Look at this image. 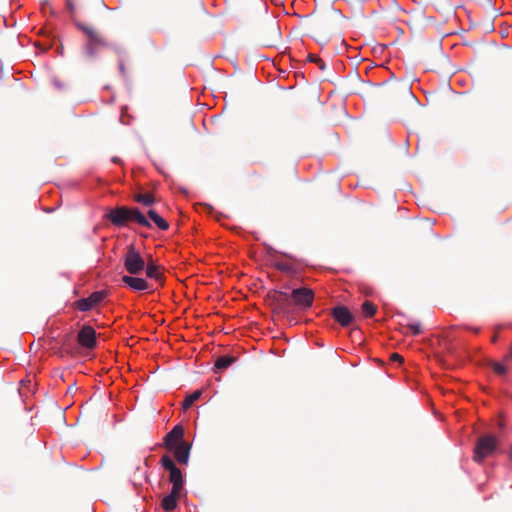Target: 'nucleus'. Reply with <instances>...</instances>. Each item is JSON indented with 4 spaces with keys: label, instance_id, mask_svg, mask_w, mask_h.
Wrapping results in <instances>:
<instances>
[{
    "label": "nucleus",
    "instance_id": "nucleus-1",
    "mask_svg": "<svg viewBox=\"0 0 512 512\" xmlns=\"http://www.w3.org/2000/svg\"><path fill=\"white\" fill-rule=\"evenodd\" d=\"M104 218L109 220L116 227L128 226L131 223H136L147 228L151 227L146 216L142 214L138 208L117 206L109 209L104 215Z\"/></svg>",
    "mask_w": 512,
    "mask_h": 512
},
{
    "label": "nucleus",
    "instance_id": "nucleus-2",
    "mask_svg": "<svg viewBox=\"0 0 512 512\" xmlns=\"http://www.w3.org/2000/svg\"><path fill=\"white\" fill-rule=\"evenodd\" d=\"M77 27L86 35V43L84 45V52L88 57H95L102 49L119 50V47L111 43L100 31L95 27L78 23Z\"/></svg>",
    "mask_w": 512,
    "mask_h": 512
},
{
    "label": "nucleus",
    "instance_id": "nucleus-3",
    "mask_svg": "<svg viewBox=\"0 0 512 512\" xmlns=\"http://www.w3.org/2000/svg\"><path fill=\"white\" fill-rule=\"evenodd\" d=\"M257 41L264 47H276L281 42L280 27L277 22L271 21L263 25L257 32Z\"/></svg>",
    "mask_w": 512,
    "mask_h": 512
},
{
    "label": "nucleus",
    "instance_id": "nucleus-4",
    "mask_svg": "<svg viewBox=\"0 0 512 512\" xmlns=\"http://www.w3.org/2000/svg\"><path fill=\"white\" fill-rule=\"evenodd\" d=\"M123 265L130 275H137L144 271L146 261L135 246L131 244L126 248V252L123 255Z\"/></svg>",
    "mask_w": 512,
    "mask_h": 512
},
{
    "label": "nucleus",
    "instance_id": "nucleus-5",
    "mask_svg": "<svg viewBox=\"0 0 512 512\" xmlns=\"http://www.w3.org/2000/svg\"><path fill=\"white\" fill-rule=\"evenodd\" d=\"M498 447V440L495 436L488 434L479 437L474 448L473 460L482 463L487 457L491 456Z\"/></svg>",
    "mask_w": 512,
    "mask_h": 512
},
{
    "label": "nucleus",
    "instance_id": "nucleus-6",
    "mask_svg": "<svg viewBox=\"0 0 512 512\" xmlns=\"http://www.w3.org/2000/svg\"><path fill=\"white\" fill-rule=\"evenodd\" d=\"M160 464L169 472L168 481L172 484V489L183 491L185 484L184 476L173 459L168 454H165L161 457Z\"/></svg>",
    "mask_w": 512,
    "mask_h": 512
},
{
    "label": "nucleus",
    "instance_id": "nucleus-7",
    "mask_svg": "<svg viewBox=\"0 0 512 512\" xmlns=\"http://www.w3.org/2000/svg\"><path fill=\"white\" fill-rule=\"evenodd\" d=\"M292 304L299 309L310 308L314 301V291L307 287L293 289L291 292Z\"/></svg>",
    "mask_w": 512,
    "mask_h": 512
},
{
    "label": "nucleus",
    "instance_id": "nucleus-8",
    "mask_svg": "<svg viewBox=\"0 0 512 512\" xmlns=\"http://www.w3.org/2000/svg\"><path fill=\"white\" fill-rule=\"evenodd\" d=\"M106 297L107 292L105 290L95 291L89 297L76 301L75 307L80 311L86 312L97 306Z\"/></svg>",
    "mask_w": 512,
    "mask_h": 512
},
{
    "label": "nucleus",
    "instance_id": "nucleus-9",
    "mask_svg": "<svg viewBox=\"0 0 512 512\" xmlns=\"http://www.w3.org/2000/svg\"><path fill=\"white\" fill-rule=\"evenodd\" d=\"M272 304L274 310L278 313H289L292 308L291 294L286 292L275 291L272 295Z\"/></svg>",
    "mask_w": 512,
    "mask_h": 512
},
{
    "label": "nucleus",
    "instance_id": "nucleus-10",
    "mask_svg": "<svg viewBox=\"0 0 512 512\" xmlns=\"http://www.w3.org/2000/svg\"><path fill=\"white\" fill-rule=\"evenodd\" d=\"M77 341L86 349L95 348L97 344L95 329L90 325H84L78 332Z\"/></svg>",
    "mask_w": 512,
    "mask_h": 512
},
{
    "label": "nucleus",
    "instance_id": "nucleus-11",
    "mask_svg": "<svg viewBox=\"0 0 512 512\" xmlns=\"http://www.w3.org/2000/svg\"><path fill=\"white\" fill-rule=\"evenodd\" d=\"M332 316L343 327L351 325L355 320L354 315L345 306L334 307L332 309Z\"/></svg>",
    "mask_w": 512,
    "mask_h": 512
},
{
    "label": "nucleus",
    "instance_id": "nucleus-12",
    "mask_svg": "<svg viewBox=\"0 0 512 512\" xmlns=\"http://www.w3.org/2000/svg\"><path fill=\"white\" fill-rule=\"evenodd\" d=\"M121 280L134 291H153L151 289V284H149L144 278L134 277L133 275H124Z\"/></svg>",
    "mask_w": 512,
    "mask_h": 512
},
{
    "label": "nucleus",
    "instance_id": "nucleus-13",
    "mask_svg": "<svg viewBox=\"0 0 512 512\" xmlns=\"http://www.w3.org/2000/svg\"><path fill=\"white\" fill-rule=\"evenodd\" d=\"M184 436V428L182 425H176L173 429L166 434L164 438L163 446L166 449H172L174 446L178 445L180 442H185L183 440Z\"/></svg>",
    "mask_w": 512,
    "mask_h": 512
},
{
    "label": "nucleus",
    "instance_id": "nucleus-14",
    "mask_svg": "<svg viewBox=\"0 0 512 512\" xmlns=\"http://www.w3.org/2000/svg\"><path fill=\"white\" fill-rule=\"evenodd\" d=\"M190 449V444L185 441L178 443V445L169 450L174 453V457L179 464L187 465L189 462Z\"/></svg>",
    "mask_w": 512,
    "mask_h": 512
},
{
    "label": "nucleus",
    "instance_id": "nucleus-15",
    "mask_svg": "<svg viewBox=\"0 0 512 512\" xmlns=\"http://www.w3.org/2000/svg\"><path fill=\"white\" fill-rule=\"evenodd\" d=\"M183 491L171 489L170 493L163 497L161 507L166 512H171L176 509L178 501Z\"/></svg>",
    "mask_w": 512,
    "mask_h": 512
},
{
    "label": "nucleus",
    "instance_id": "nucleus-16",
    "mask_svg": "<svg viewBox=\"0 0 512 512\" xmlns=\"http://www.w3.org/2000/svg\"><path fill=\"white\" fill-rule=\"evenodd\" d=\"M146 276L159 282L160 285L164 284V274L160 270V266L156 265L153 260L148 262L145 267Z\"/></svg>",
    "mask_w": 512,
    "mask_h": 512
},
{
    "label": "nucleus",
    "instance_id": "nucleus-17",
    "mask_svg": "<svg viewBox=\"0 0 512 512\" xmlns=\"http://www.w3.org/2000/svg\"><path fill=\"white\" fill-rule=\"evenodd\" d=\"M147 214L160 230L165 231L169 228V223L164 218H162L155 210L150 209Z\"/></svg>",
    "mask_w": 512,
    "mask_h": 512
},
{
    "label": "nucleus",
    "instance_id": "nucleus-18",
    "mask_svg": "<svg viewBox=\"0 0 512 512\" xmlns=\"http://www.w3.org/2000/svg\"><path fill=\"white\" fill-rule=\"evenodd\" d=\"M236 361V357L230 355H224L217 358L215 362V368L224 370L231 366Z\"/></svg>",
    "mask_w": 512,
    "mask_h": 512
},
{
    "label": "nucleus",
    "instance_id": "nucleus-19",
    "mask_svg": "<svg viewBox=\"0 0 512 512\" xmlns=\"http://www.w3.org/2000/svg\"><path fill=\"white\" fill-rule=\"evenodd\" d=\"M202 395V391L201 390H195L192 394L188 395L183 403H182V407L184 410L190 408L194 402H196Z\"/></svg>",
    "mask_w": 512,
    "mask_h": 512
},
{
    "label": "nucleus",
    "instance_id": "nucleus-20",
    "mask_svg": "<svg viewBox=\"0 0 512 512\" xmlns=\"http://www.w3.org/2000/svg\"><path fill=\"white\" fill-rule=\"evenodd\" d=\"M135 201L145 206H151L155 203V197L151 193L137 194L135 196Z\"/></svg>",
    "mask_w": 512,
    "mask_h": 512
},
{
    "label": "nucleus",
    "instance_id": "nucleus-21",
    "mask_svg": "<svg viewBox=\"0 0 512 512\" xmlns=\"http://www.w3.org/2000/svg\"><path fill=\"white\" fill-rule=\"evenodd\" d=\"M376 306L370 302V301H365L363 304H362V313L365 317H373L376 313Z\"/></svg>",
    "mask_w": 512,
    "mask_h": 512
},
{
    "label": "nucleus",
    "instance_id": "nucleus-22",
    "mask_svg": "<svg viewBox=\"0 0 512 512\" xmlns=\"http://www.w3.org/2000/svg\"><path fill=\"white\" fill-rule=\"evenodd\" d=\"M307 60L309 62L316 63L321 70H325V68H326V65H325L324 61L321 58H319L318 56L314 55V54H309L308 57H307Z\"/></svg>",
    "mask_w": 512,
    "mask_h": 512
},
{
    "label": "nucleus",
    "instance_id": "nucleus-23",
    "mask_svg": "<svg viewBox=\"0 0 512 512\" xmlns=\"http://www.w3.org/2000/svg\"><path fill=\"white\" fill-rule=\"evenodd\" d=\"M492 368H493V371L499 375H505L507 372V367L498 362H493Z\"/></svg>",
    "mask_w": 512,
    "mask_h": 512
},
{
    "label": "nucleus",
    "instance_id": "nucleus-24",
    "mask_svg": "<svg viewBox=\"0 0 512 512\" xmlns=\"http://www.w3.org/2000/svg\"><path fill=\"white\" fill-rule=\"evenodd\" d=\"M407 327L412 331L413 335H419L422 333V326L420 323H409Z\"/></svg>",
    "mask_w": 512,
    "mask_h": 512
},
{
    "label": "nucleus",
    "instance_id": "nucleus-25",
    "mask_svg": "<svg viewBox=\"0 0 512 512\" xmlns=\"http://www.w3.org/2000/svg\"><path fill=\"white\" fill-rule=\"evenodd\" d=\"M390 359L392 361H398L400 363L403 362V357L400 354H398V353L391 354Z\"/></svg>",
    "mask_w": 512,
    "mask_h": 512
},
{
    "label": "nucleus",
    "instance_id": "nucleus-26",
    "mask_svg": "<svg viewBox=\"0 0 512 512\" xmlns=\"http://www.w3.org/2000/svg\"><path fill=\"white\" fill-rule=\"evenodd\" d=\"M276 266H277L278 269H280L282 271L290 270V265L286 264V263H280V264H277Z\"/></svg>",
    "mask_w": 512,
    "mask_h": 512
},
{
    "label": "nucleus",
    "instance_id": "nucleus-27",
    "mask_svg": "<svg viewBox=\"0 0 512 512\" xmlns=\"http://www.w3.org/2000/svg\"><path fill=\"white\" fill-rule=\"evenodd\" d=\"M66 5H67L68 10L71 13H73L75 10V6H74L73 2L71 0H66Z\"/></svg>",
    "mask_w": 512,
    "mask_h": 512
},
{
    "label": "nucleus",
    "instance_id": "nucleus-28",
    "mask_svg": "<svg viewBox=\"0 0 512 512\" xmlns=\"http://www.w3.org/2000/svg\"><path fill=\"white\" fill-rule=\"evenodd\" d=\"M119 69H120V71H121L122 73H124V72H125V68H124L123 63H119Z\"/></svg>",
    "mask_w": 512,
    "mask_h": 512
},
{
    "label": "nucleus",
    "instance_id": "nucleus-29",
    "mask_svg": "<svg viewBox=\"0 0 512 512\" xmlns=\"http://www.w3.org/2000/svg\"><path fill=\"white\" fill-rule=\"evenodd\" d=\"M112 161H113L114 163H120V162H121L120 158H118V157H113V158H112Z\"/></svg>",
    "mask_w": 512,
    "mask_h": 512
},
{
    "label": "nucleus",
    "instance_id": "nucleus-30",
    "mask_svg": "<svg viewBox=\"0 0 512 512\" xmlns=\"http://www.w3.org/2000/svg\"><path fill=\"white\" fill-rule=\"evenodd\" d=\"M497 339H498V336H497V335H494V336L492 337L491 341H492L493 343H495V342L497 341Z\"/></svg>",
    "mask_w": 512,
    "mask_h": 512
},
{
    "label": "nucleus",
    "instance_id": "nucleus-31",
    "mask_svg": "<svg viewBox=\"0 0 512 512\" xmlns=\"http://www.w3.org/2000/svg\"><path fill=\"white\" fill-rule=\"evenodd\" d=\"M404 92L407 93V94H410V89L407 88V87H404Z\"/></svg>",
    "mask_w": 512,
    "mask_h": 512
},
{
    "label": "nucleus",
    "instance_id": "nucleus-32",
    "mask_svg": "<svg viewBox=\"0 0 512 512\" xmlns=\"http://www.w3.org/2000/svg\"><path fill=\"white\" fill-rule=\"evenodd\" d=\"M509 459L512 461V445H511V449H510V452H509Z\"/></svg>",
    "mask_w": 512,
    "mask_h": 512
},
{
    "label": "nucleus",
    "instance_id": "nucleus-33",
    "mask_svg": "<svg viewBox=\"0 0 512 512\" xmlns=\"http://www.w3.org/2000/svg\"><path fill=\"white\" fill-rule=\"evenodd\" d=\"M510 357L512 358V342H511V346H510Z\"/></svg>",
    "mask_w": 512,
    "mask_h": 512
}]
</instances>
